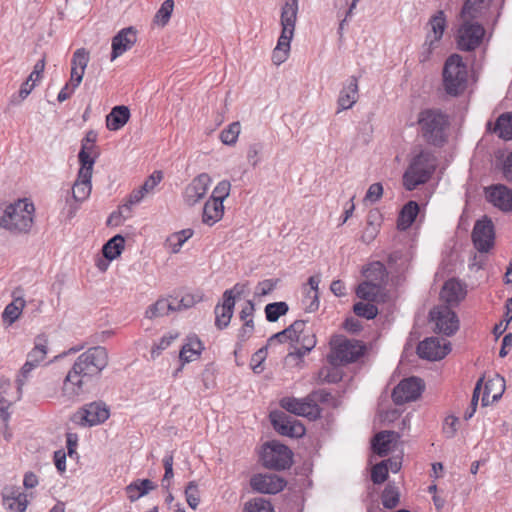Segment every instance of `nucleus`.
Listing matches in <instances>:
<instances>
[{"label":"nucleus","mask_w":512,"mask_h":512,"mask_svg":"<svg viewBox=\"0 0 512 512\" xmlns=\"http://www.w3.org/2000/svg\"><path fill=\"white\" fill-rule=\"evenodd\" d=\"M108 364L106 348L95 346L82 353L67 373L62 393L70 400L83 394L94 378L98 377Z\"/></svg>","instance_id":"nucleus-1"},{"label":"nucleus","mask_w":512,"mask_h":512,"mask_svg":"<svg viewBox=\"0 0 512 512\" xmlns=\"http://www.w3.org/2000/svg\"><path fill=\"white\" fill-rule=\"evenodd\" d=\"M34 205L28 199H19L14 203L0 207V227L12 234H27L34 222Z\"/></svg>","instance_id":"nucleus-2"},{"label":"nucleus","mask_w":512,"mask_h":512,"mask_svg":"<svg viewBox=\"0 0 512 512\" xmlns=\"http://www.w3.org/2000/svg\"><path fill=\"white\" fill-rule=\"evenodd\" d=\"M418 124L425 140L434 146L446 142L445 131L449 126L448 116L439 109H426L420 112Z\"/></svg>","instance_id":"nucleus-3"},{"label":"nucleus","mask_w":512,"mask_h":512,"mask_svg":"<svg viewBox=\"0 0 512 512\" xmlns=\"http://www.w3.org/2000/svg\"><path fill=\"white\" fill-rule=\"evenodd\" d=\"M436 169V160L428 151H420L415 155L403 174V185L408 191L426 183Z\"/></svg>","instance_id":"nucleus-4"},{"label":"nucleus","mask_w":512,"mask_h":512,"mask_svg":"<svg viewBox=\"0 0 512 512\" xmlns=\"http://www.w3.org/2000/svg\"><path fill=\"white\" fill-rule=\"evenodd\" d=\"M332 352L328 355V361L331 365L337 366L357 361L364 355L366 347L354 339L339 337L332 341Z\"/></svg>","instance_id":"nucleus-5"},{"label":"nucleus","mask_w":512,"mask_h":512,"mask_svg":"<svg viewBox=\"0 0 512 512\" xmlns=\"http://www.w3.org/2000/svg\"><path fill=\"white\" fill-rule=\"evenodd\" d=\"M261 460L266 468L285 470L292 465V452L286 445L273 441L264 445Z\"/></svg>","instance_id":"nucleus-6"},{"label":"nucleus","mask_w":512,"mask_h":512,"mask_svg":"<svg viewBox=\"0 0 512 512\" xmlns=\"http://www.w3.org/2000/svg\"><path fill=\"white\" fill-rule=\"evenodd\" d=\"M468 66H443L442 83L446 94L457 97L464 93L468 86Z\"/></svg>","instance_id":"nucleus-7"},{"label":"nucleus","mask_w":512,"mask_h":512,"mask_svg":"<svg viewBox=\"0 0 512 512\" xmlns=\"http://www.w3.org/2000/svg\"><path fill=\"white\" fill-rule=\"evenodd\" d=\"M472 20H463L457 31V47L461 51H473L480 46L485 35L484 27Z\"/></svg>","instance_id":"nucleus-8"},{"label":"nucleus","mask_w":512,"mask_h":512,"mask_svg":"<svg viewBox=\"0 0 512 512\" xmlns=\"http://www.w3.org/2000/svg\"><path fill=\"white\" fill-rule=\"evenodd\" d=\"M47 338L44 335L36 338L34 348L28 353L27 360L22 366L17 378L18 390L24 386L30 373L46 358Z\"/></svg>","instance_id":"nucleus-9"},{"label":"nucleus","mask_w":512,"mask_h":512,"mask_svg":"<svg viewBox=\"0 0 512 512\" xmlns=\"http://www.w3.org/2000/svg\"><path fill=\"white\" fill-rule=\"evenodd\" d=\"M109 418V410L101 402H92L85 405L73 414L71 420L81 426H95Z\"/></svg>","instance_id":"nucleus-10"},{"label":"nucleus","mask_w":512,"mask_h":512,"mask_svg":"<svg viewBox=\"0 0 512 512\" xmlns=\"http://www.w3.org/2000/svg\"><path fill=\"white\" fill-rule=\"evenodd\" d=\"M430 319L435 322L437 332L451 336L459 329L456 313L447 305L435 307L430 311Z\"/></svg>","instance_id":"nucleus-11"},{"label":"nucleus","mask_w":512,"mask_h":512,"mask_svg":"<svg viewBox=\"0 0 512 512\" xmlns=\"http://www.w3.org/2000/svg\"><path fill=\"white\" fill-rule=\"evenodd\" d=\"M270 419L273 428L280 435L300 438L306 432L304 425L299 420H296L285 412L274 411L270 414Z\"/></svg>","instance_id":"nucleus-12"},{"label":"nucleus","mask_w":512,"mask_h":512,"mask_svg":"<svg viewBox=\"0 0 512 512\" xmlns=\"http://www.w3.org/2000/svg\"><path fill=\"white\" fill-rule=\"evenodd\" d=\"M280 406L287 412L307 417L310 420H315L321 416L320 407L316 403H311L308 395L303 399L284 397L280 401Z\"/></svg>","instance_id":"nucleus-13"},{"label":"nucleus","mask_w":512,"mask_h":512,"mask_svg":"<svg viewBox=\"0 0 512 512\" xmlns=\"http://www.w3.org/2000/svg\"><path fill=\"white\" fill-rule=\"evenodd\" d=\"M495 231L491 219L484 217L476 221L472 231V241L479 252H488L494 246Z\"/></svg>","instance_id":"nucleus-14"},{"label":"nucleus","mask_w":512,"mask_h":512,"mask_svg":"<svg viewBox=\"0 0 512 512\" xmlns=\"http://www.w3.org/2000/svg\"><path fill=\"white\" fill-rule=\"evenodd\" d=\"M424 388L420 378L410 377L403 379L393 389L392 400L396 405H402L407 402L415 401Z\"/></svg>","instance_id":"nucleus-15"},{"label":"nucleus","mask_w":512,"mask_h":512,"mask_svg":"<svg viewBox=\"0 0 512 512\" xmlns=\"http://www.w3.org/2000/svg\"><path fill=\"white\" fill-rule=\"evenodd\" d=\"M211 183L212 179L209 174L201 173L197 175L184 189V203L188 206L199 203L206 196Z\"/></svg>","instance_id":"nucleus-16"},{"label":"nucleus","mask_w":512,"mask_h":512,"mask_svg":"<svg viewBox=\"0 0 512 512\" xmlns=\"http://www.w3.org/2000/svg\"><path fill=\"white\" fill-rule=\"evenodd\" d=\"M450 344L437 337L426 338L417 346V354L420 358L436 361L443 359L450 352Z\"/></svg>","instance_id":"nucleus-17"},{"label":"nucleus","mask_w":512,"mask_h":512,"mask_svg":"<svg viewBox=\"0 0 512 512\" xmlns=\"http://www.w3.org/2000/svg\"><path fill=\"white\" fill-rule=\"evenodd\" d=\"M486 200L503 212L512 211V189L504 184H494L484 189Z\"/></svg>","instance_id":"nucleus-18"},{"label":"nucleus","mask_w":512,"mask_h":512,"mask_svg":"<svg viewBox=\"0 0 512 512\" xmlns=\"http://www.w3.org/2000/svg\"><path fill=\"white\" fill-rule=\"evenodd\" d=\"M137 42V30L130 26L121 29L111 42L110 61H114Z\"/></svg>","instance_id":"nucleus-19"},{"label":"nucleus","mask_w":512,"mask_h":512,"mask_svg":"<svg viewBox=\"0 0 512 512\" xmlns=\"http://www.w3.org/2000/svg\"><path fill=\"white\" fill-rule=\"evenodd\" d=\"M254 491L264 494H276L284 489L286 481L275 474H257L250 480Z\"/></svg>","instance_id":"nucleus-20"},{"label":"nucleus","mask_w":512,"mask_h":512,"mask_svg":"<svg viewBox=\"0 0 512 512\" xmlns=\"http://www.w3.org/2000/svg\"><path fill=\"white\" fill-rule=\"evenodd\" d=\"M97 133L90 130L81 141V149L78 154L80 166L93 168L96 159L99 157V150L96 146Z\"/></svg>","instance_id":"nucleus-21"},{"label":"nucleus","mask_w":512,"mask_h":512,"mask_svg":"<svg viewBox=\"0 0 512 512\" xmlns=\"http://www.w3.org/2000/svg\"><path fill=\"white\" fill-rule=\"evenodd\" d=\"M298 9L299 0H286L282 6L280 23L282 27L281 35H283V40L287 39V37L293 38Z\"/></svg>","instance_id":"nucleus-22"},{"label":"nucleus","mask_w":512,"mask_h":512,"mask_svg":"<svg viewBox=\"0 0 512 512\" xmlns=\"http://www.w3.org/2000/svg\"><path fill=\"white\" fill-rule=\"evenodd\" d=\"M92 173L93 168L80 166L77 179L72 187V195L76 201L82 202L89 197L92 189Z\"/></svg>","instance_id":"nucleus-23"},{"label":"nucleus","mask_w":512,"mask_h":512,"mask_svg":"<svg viewBox=\"0 0 512 512\" xmlns=\"http://www.w3.org/2000/svg\"><path fill=\"white\" fill-rule=\"evenodd\" d=\"M230 291L223 293V303L217 304L214 309L215 326L222 330L228 327L234 312L235 302Z\"/></svg>","instance_id":"nucleus-24"},{"label":"nucleus","mask_w":512,"mask_h":512,"mask_svg":"<svg viewBox=\"0 0 512 512\" xmlns=\"http://www.w3.org/2000/svg\"><path fill=\"white\" fill-rule=\"evenodd\" d=\"M358 99V78L351 76L340 91L338 98V112L350 109Z\"/></svg>","instance_id":"nucleus-25"},{"label":"nucleus","mask_w":512,"mask_h":512,"mask_svg":"<svg viewBox=\"0 0 512 512\" xmlns=\"http://www.w3.org/2000/svg\"><path fill=\"white\" fill-rule=\"evenodd\" d=\"M505 390V380L499 375L489 379L484 386V393L482 396V405L487 406L490 402L498 401Z\"/></svg>","instance_id":"nucleus-26"},{"label":"nucleus","mask_w":512,"mask_h":512,"mask_svg":"<svg viewBox=\"0 0 512 512\" xmlns=\"http://www.w3.org/2000/svg\"><path fill=\"white\" fill-rule=\"evenodd\" d=\"M130 110L125 105H118L112 108L106 116V127L110 131H118L123 128L130 119Z\"/></svg>","instance_id":"nucleus-27"},{"label":"nucleus","mask_w":512,"mask_h":512,"mask_svg":"<svg viewBox=\"0 0 512 512\" xmlns=\"http://www.w3.org/2000/svg\"><path fill=\"white\" fill-rule=\"evenodd\" d=\"M156 488L157 485L150 479H136L126 486L125 492L130 502H135Z\"/></svg>","instance_id":"nucleus-28"},{"label":"nucleus","mask_w":512,"mask_h":512,"mask_svg":"<svg viewBox=\"0 0 512 512\" xmlns=\"http://www.w3.org/2000/svg\"><path fill=\"white\" fill-rule=\"evenodd\" d=\"M12 297L13 301L5 307L2 313L3 321L9 325L13 324L19 318L26 304L19 289L13 291Z\"/></svg>","instance_id":"nucleus-29"},{"label":"nucleus","mask_w":512,"mask_h":512,"mask_svg":"<svg viewBox=\"0 0 512 512\" xmlns=\"http://www.w3.org/2000/svg\"><path fill=\"white\" fill-rule=\"evenodd\" d=\"M399 434L394 431H381L377 433L372 440V449L380 457H384L390 450V444L399 438Z\"/></svg>","instance_id":"nucleus-30"},{"label":"nucleus","mask_w":512,"mask_h":512,"mask_svg":"<svg viewBox=\"0 0 512 512\" xmlns=\"http://www.w3.org/2000/svg\"><path fill=\"white\" fill-rule=\"evenodd\" d=\"M203 350V344L200 339L193 335L187 338V342L182 346L179 353L180 360L184 363H189L196 360Z\"/></svg>","instance_id":"nucleus-31"},{"label":"nucleus","mask_w":512,"mask_h":512,"mask_svg":"<svg viewBox=\"0 0 512 512\" xmlns=\"http://www.w3.org/2000/svg\"><path fill=\"white\" fill-rule=\"evenodd\" d=\"M440 295L447 304H457L464 298L465 291L459 281L450 279L445 282Z\"/></svg>","instance_id":"nucleus-32"},{"label":"nucleus","mask_w":512,"mask_h":512,"mask_svg":"<svg viewBox=\"0 0 512 512\" xmlns=\"http://www.w3.org/2000/svg\"><path fill=\"white\" fill-rule=\"evenodd\" d=\"M224 214V205L215 199H208L203 208L202 221L209 226L220 221Z\"/></svg>","instance_id":"nucleus-33"},{"label":"nucleus","mask_w":512,"mask_h":512,"mask_svg":"<svg viewBox=\"0 0 512 512\" xmlns=\"http://www.w3.org/2000/svg\"><path fill=\"white\" fill-rule=\"evenodd\" d=\"M419 213V205L416 201L407 202L401 209L398 219L397 227L399 230H407L415 221Z\"/></svg>","instance_id":"nucleus-34"},{"label":"nucleus","mask_w":512,"mask_h":512,"mask_svg":"<svg viewBox=\"0 0 512 512\" xmlns=\"http://www.w3.org/2000/svg\"><path fill=\"white\" fill-rule=\"evenodd\" d=\"M306 326V321L304 320H296L286 329L274 334L270 337L269 342H273L277 340L279 343H284L286 341L296 342L297 335L299 333L304 332V328Z\"/></svg>","instance_id":"nucleus-35"},{"label":"nucleus","mask_w":512,"mask_h":512,"mask_svg":"<svg viewBox=\"0 0 512 512\" xmlns=\"http://www.w3.org/2000/svg\"><path fill=\"white\" fill-rule=\"evenodd\" d=\"M488 5V0H465L461 9V18L463 20L477 19Z\"/></svg>","instance_id":"nucleus-36"},{"label":"nucleus","mask_w":512,"mask_h":512,"mask_svg":"<svg viewBox=\"0 0 512 512\" xmlns=\"http://www.w3.org/2000/svg\"><path fill=\"white\" fill-rule=\"evenodd\" d=\"M427 26L429 28L427 33H431V41L439 43L446 28V17L444 12L438 11L430 18Z\"/></svg>","instance_id":"nucleus-37"},{"label":"nucleus","mask_w":512,"mask_h":512,"mask_svg":"<svg viewBox=\"0 0 512 512\" xmlns=\"http://www.w3.org/2000/svg\"><path fill=\"white\" fill-rule=\"evenodd\" d=\"M3 504L13 512H25L28 506L27 495L22 492L12 491L3 495Z\"/></svg>","instance_id":"nucleus-38"},{"label":"nucleus","mask_w":512,"mask_h":512,"mask_svg":"<svg viewBox=\"0 0 512 512\" xmlns=\"http://www.w3.org/2000/svg\"><path fill=\"white\" fill-rule=\"evenodd\" d=\"M363 274L367 279L366 281L379 283L380 286H382L388 278L385 265L379 261L370 263L366 269H364Z\"/></svg>","instance_id":"nucleus-39"},{"label":"nucleus","mask_w":512,"mask_h":512,"mask_svg":"<svg viewBox=\"0 0 512 512\" xmlns=\"http://www.w3.org/2000/svg\"><path fill=\"white\" fill-rule=\"evenodd\" d=\"M177 308H179V306H175L174 302L162 298L157 300L154 304L150 305L147 308L145 315L149 319H154L168 315L170 311H176Z\"/></svg>","instance_id":"nucleus-40"},{"label":"nucleus","mask_w":512,"mask_h":512,"mask_svg":"<svg viewBox=\"0 0 512 512\" xmlns=\"http://www.w3.org/2000/svg\"><path fill=\"white\" fill-rule=\"evenodd\" d=\"M124 244V237L120 234L115 235L104 244L102 248L104 257L109 261L116 259L122 253Z\"/></svg>","instance_id":"nucleus-41"},{"label":"nucleus","mask_w":512,"mask_h":512,"mask_svg":"<svg viewBox=\"0 0 512 512\" xmlns=\"http://www.w3.org/2000/svg\"><path fill=\"white\" fill-rule=\"evenodd\" d=\"M381 290V286L379 283H374L372 281H364L360 283L356 289V295L360 299L366 300L368 302L376 301Z\"/></svg>","instance_id":"nucleus-42"},{"label":"nucleus","mask_w":512,"mask_h":512,"mask_svg":"<svg viewBox=\"0 0 512 512\" xmlns=\"http://www.w3.org/2000/svg\"><path fill=\"white\" fill-rule=\"evenodd\" d=\"M494 131L504 140H512V113H504L498 117Z\"/></svg>","instance_id":"nucleus-43"},{"label":"nucleus","mask_w":512,"mask_h":512,"mask_svg":"<svg viewBox=\"0 0 512 512\" xmlns=\"http://www.w3.org/2000/svg\"><path fill=\"white\" fill-rule=\"evenodd\" d=\"M241 132V124L239 121L232 122L220 133V140L224 145L234 146L237 143Z\"/></svg>","instance_id":"nucleus-44"},{"label":"nucleus","mask_w":512,"mask_h":512,"mask_svg":"<svg viewBox=\"0 0 512 512\" xmlns=\"http://www.w3.org/2000/svg\"><path fill=\"white\" fill-rule=\"evenodd\" d=\"M265 316L267 321L276 322L281 316H284L289 311V306L286 302H273L265 306Z\"/></svg>","instance_id":"nucleus-45"},{"label":"nucleus","mask_w":512,"mask_h":512,"mask_svg":"<svg viewBox=\"0 0 512 512\" xmlns=\"http://www.w3.org/2000/svg\"><path fill=\"white\" fill-rule=\"evenodd\" d=\"M400 500L398 488L392 484H387L381 495L382 505L386 509L395 508Z\"/></svg>","instance_id":"nucleus-46"},{"label":"nucleus","mask_w":512,"mask_h":512,"mask_svg":"<svg viewBox=\"0 0 512 512\" xmlns=\"http://www.w3.org/2000/svg\"><path fill=\"white\" fill-rule=\"evenodd\" d=\"M291 40V37H287V39L283 40V35H280L272 55L273 64H282L286 61Z\"/></svg>","instance_id":"nucleus-47"},{"label":"nucleus","mask_w":512,"mask_h":512,"mask_svg":"<svg viewBox=\"0 0 512 512\" xmlns=\"http://www.w3.org/2000/svg\"><path fill=\"white\" fill-rule=\"evenodd\" d=\"M193 236L192 229H183L181 231L173 233L169 238L168 242L172 248L173 253L180 251L183 244Z\"/></svg>","instance_id":"nucleus-48"},{"label":"nucleus","mask_w":512,"mask_h":512,"mask_svg":"<svg viewBox=\"0 0 512 512\" xmlns=\"http://www.w3.org/2000/svg\"><path fill=\"white\" fill-rule=\"evenodd\" d=\"M353 311L357 316L365 318L367 320L374 319L378 314V308L370 302L355 303L353 306Z\"/></svg>","instance_id":"nucleus-49"},{"label":"nucleus","mask_w":512,"mask_h":512,"mask_svg":"<svg viewBox=\"0 0 512 512\" xmlns=\"http://www.w3.org/2000/svg\"><path fill=\"white\" fill-rule=\"evenodd\" d=\"M244 512H274L271 503L264 498H255L247 502Z\"/></svg>","instance_id":"nucleus-50"},{"label":"nucleus","mask_w":512,"mask_h":512,"mask_svg":"<svg viewBox=\"0 0 512 512\" xmlns=\"http://www.w3.org/2000/svg\"><path fill=\"white\" fill-rule=\"evenodd\" d=\"M174 8V1L173 0H165L160 9L156 12L154 21L161 26H164L169 21L172 11Z\"/></svg>","instance_id":"nucleus-51"},{"label":"nucleus","mask_w":512,"mask_h":512,"mask_svg":"<svg viewBox=\"0 0 512 512\" xmlns=\"http://www.w3.org/2000/svg\"><path fill=\"white\" fill-rule=\"evenodd\" d=\"M439 47V43L431 41V33L426 34V39L419 53V62L426 63L433 60L432 54Z\"/></svg>","instance_id":"nucleus-52"},{"label":"nucleus","mask_w":512,"mask_h":512,"mask_svg":"<svg viewBox=\"0 0 512 512\" xmlns=\"http://www.w3.org/2000/svg\"><path fill=\"white\" fill-rule=\"evenodd\" d=\"M185 497L187 504L195 509L200 502L199 490L195 481H190L185 489Z\"/></svg>","instance_id":"nucleus-53"},{"label":"nucleus","mask_w":512,"mask_h":512,"mask_svg":"<svg viewBox=\"0 0 512 512\" xmlns=\"http://www.w3.org/2000/svg\"><path fill=\"white\" fill-rule=\"evenodd\" d=\"M388 477L387 462H380L371 470V480L374 484H382Z\"/></svg>","instance_id":"nucleus-54"},{"label":"nucleus","mask_w":512,"mask_h":512,"mask_svg":"<svg viewBox=\"0 0 512 512\" xmlns=\"http://www.w3.org/2000/svg\"><path fill=\"white\" fill-rule=\"evenodd\" d=\"M230 187L229 181H220L214 188L209 199H215V201H220L223 204L224 200L229 196Z\"/></svg>","instance_id":"nucleus-55"},{"label":"nucleus","mask_w":512,"mask_h":512,"mask_svg":"<svg viewBox=\"0 0 512 512\" xmlns=\"http://www.w3.org/2000/svg\"><path fill=\"white\" fill-rule=\"evenodd\" d=\"M483 379H484L483 377L480 378L477 381L476 385H475L470 406L464 412V416L463 417H464L465 420L471 419L473 417V415L475 414V412H476V408H477V404H478V399H479V395H480V390H481V386H482V383H483Z\"/></svg>","instance_id":"nucleus-56"},{"label":"nucleus","mask_w":512,"mask_h":512,"mask_svg":"<svg viewBox=\"0 0 512 512\" xmlns=\"http://www.w3.org/2000/svg\"><path fill=\"white\" fill-rule=\"evenodd\" d=\"M263 151V144L260 142L252 143L247 150V161L256 167L261 161V153Z\"/></svg>","instance_id":"nucleus-57"},{"label":"nucleus","mask_w":512,"mask_h":512,"mask_svg":"<svg viewBox=\"0 0 512 512\" xmlns=\"http://www.w3.org/2000/svg\"><path fill=\"white\" fill-rule=\"evenodd\" d=\"M296 342L303 346L306 351H311L315 347L317 340L315 334L312 331H307L305 327L304 332L297 335Z\"/></svg>","instance_id":"nucleus-58"},{"label":"nucleus","mask_w":512,"mask_h":512,"mask_svg":"<svg viewBox=\"0 0 512 512\" xmlns=\"http://www.w3.org/2000/svg\"><path fill=\"white\" fill-rule=\"evenodd\" d=\"M34 88V84H29L28 81H25L18 91V94H14L10 98L11 105H19L24 99L28 97L31 91Z\"/></svg>","instance_id":"nucleus-59"},{"label":"nucleus","mask_w":512,"mask_h":512,"mask_svg":"<svg viewBox=\"0 0 512 512\" xmlns=\"http://www.w3.org/2000/svg\"><path fill=\"white\" fill-rule=\"evenodd\" d=\"M306 312H314L319 308V293L315 291H307L303 299Z\"/></svg>","instance_id":"nucleus-60"},{"label":"nucleus","mask_w":512,"mask_h":512,"mask_svg":"<svg viewBox=\"0 0 512 512\" xmlns=\"http://www.w3.org/2000/svg\"><path fill=\"white\" fill-rule=\"evenodd\" d=\"M383 195V186L381 183H373L368 188L364 201H370L371 203L378 202Z\"/></svg>","instance_id":"nucleus-61"},{"label":"nucleus","mask_w":512,"mask_h":512,"mask_svg":"<svg viewBox=\"0 0 512 512\" xmlns=\"http://www.w3.org/2000/svg\"><path fill=\"white\" fill-rule=\"evenodd\" d=\"M277 279H265L258 283L256 287L257 296H265L271 293L277 286Z\"/></svg>","instance_id":"nucleus-62"},{"label":"nucleus","mask_w":512,"mask_h":512,"mask_svg":"<svg viewBox=\"0 0 512 512\" xmlns=\"http://www.w3.org/2000/svg\"><path fill=\"white\" fill-rule=\"evenodd\" d=\"M178 334L164 335L157 344L152 348L151 354L153 356L159 355L161 351L165 350L177 338Z\"/></svg>","instance_id":"nucleus-63"},{"label":"nucleus","mask_w":512,"mask_h":512,"mask_svg":"<svg viewBox=\"0 0 512 512\" xmlns=\"http://www.w3.org/2000/svg\"><path fill=\"white\" fill-rule=\"evenodd\" d=\"M501 172L503 178L512 183V151L506 156L502 162Z\"/></svg>","instance_id":"nucleus-64"}]
</instances>
